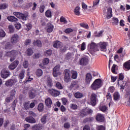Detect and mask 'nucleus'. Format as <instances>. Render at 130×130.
Returning a JSON list of instances; mask_svg holds the SVG:
<instances>
[{
    "mask_svg": "<svg viewBox=\"0 0 130 130\" xmlns=\"http://www.w3.org/2000/svg\"><path fill=\"white\" fill-rule=\"evenodd\" d=\"M114 90H115V89L114 88V87L111 86L108 89V92H110L111 93H113L114 92Z\"/></svg>",
    "mask_w": 130,
    "mask_h": 130,
    "instance_id": "680f3d73",
    "label": "nucleus"
},
{
    "mask_svg": "<svg viewBox=\"0 0 130 130\" xmlns=\"http://www.w3.org/2000/svg\"><path fill=\"white\" fill-rule=\"evenodd\" d=\"M6 32L3 30H0V37H5Z\"/></svg>",
    "mask_w": 130,
    "mask_h": 130,
    "instance_id": "052dcab7",
    "label": "nucleus"
},
{
    "mask_svg": "<svg viewBox=\"0 0 130 130\" xmlns=\"http://www.w3.org/2000/svg\"><path fill=\"white\" fill-rule=\"evenodd\" d=\"M13 48V45L12 43L8 42L5 45L6 49H10V48Z\"/></svg>",
    "mask_w": 130,
    "mask_h": 130,
    "instance_id": "e433bc0d",
    "label": "nucleus"
},
{
    "mask_svg": "<svg viewBox=\"0 0 130 130\" xmlns=\"http://www.w3.org/2000/svg\"><path fill=\"white\" fill-rule=\"evenodd\" d=\"M26 53L28 55V56H30L32 55V54H33V50L31 48H28L27 49Z\"/></svg>",
    "mask_w": 130,
    "mask_h": 130,
    "instance_id": "f704fd0d",
    "label": "nucleus"
},
{
    "mask_svg": "<svg viewBox=\"0 0 130 130\" xmlns=\"http://www.w3.org/2000/svg\"><path fill=\"white\" fill-rule=\"evenodd\" d=\"M61 75V72H60V65H56L53 69V76L54 78L58 77Z\"/></svg>",
    "mask_w": 130,
    "mask_h": 130,
    "instance_id": "7ed1b4c3",
    "label": "nucleus"
},
{
    "mask_svg": "<svg viewBox=\"0 0 130 130\" xmlns=\"http://www.w3.org/2000/svg\"><path fill=\"white\" fill-rule=\"evenodd\" d=\"M74 31V29L71 28H68L65 29L64 32L67 34H69V33H71V32H73Z\"/></svg>",
    "mask_w": 130,
    "mask_h": 130,
    "instance_id": "864d4df0",
    "label": "nucleus"
},
{
    "mask_svg": "<svg viewBox=\"0 0 130 130\" xmlns=\"http://www.w3.org/2000/svg\"><path fill=\"white\" fill-rule=\"evenodd\" d=\"M117 70V65L114 64L112 67V72L113 74H115V71Z\"/></svg>",
    "mask_w": 130,
    "mask_h": 130,
    "instance_id": "49530a36",
    "label": "nucleus"
},
{
    "mask_svg": "<svg viewBox=\"0 0 130 130\" xmlns=\"http://www.w3.org/2000/svg\"><path fill=\"white\" fill-rule=\"evenodd\" d=\"M53 46L55 48H60L61 46V43L58 41H55L53 44Z\"/></svg>",
    "mask_w": 130,
    "mask_h": 130,
    "instance_id": "4be33fe9",
    "label": "nucleus"
},
{
    "mask_svg": "<svg viewBox=\"0 0 130 130\" xmlns=\"http://www.w3.org/2000/svg\"><path fill=\"white\" fill-rule=\"evenodd\" d=\"M93 113V110L91 109H89L88 108L84 109L82 110L80 112V116H82V117H84L85 115H87V114H91V113Z\"/></svg>",
    "mask_w": 130,
    "mask_h": 130,
    "instance_id": "1a4fd4ad",
    "label": "nucleus"
},
{
    "mask_svg": "<svg viewBox=\"0 0 130 130\" xmlns=\"http://www.w3.org/2000/svg\"><path fill=\"white\" fill-rule=\"evenodd\" d=\"M79 87V85L78 84V82L77 81H74L71 83L70 86V88L72 89H77V88Z\"/></svg>",
    "mask_w": 130,
    "mask_h": 130,
    "instance_id": "b1692460",
    "label": "nucleus"
},
{
    "mask_svg": "<svg viewBox=\"0 0 130 130\" xmlns=\"http://www.w3.org/2000/svg\"><path fill=\"white\" fill-rule=\"evenodd\" d=\"M101 87H102V81L100 79H96L90 86L91 90H98Z\"/></svg>",
    "mask_w": 130,
    "mask_h": 130,
    "instance_id": "f03ea898",
    "label": "nucleus"
},
{
    "mask_svg": "<svg viewBox=\"0 0 130 130\" xmlns=\"http://www.w3.org/2000/svg\"><path fill=\"white\" fill-rule=\"evenodd\" d=\"M45 9V6L43 5L40 6V9H39L40 13H43L44 12Z\"/></svg>",
    "mask_w": 130,
    "mask_h": 130,
    "instance_id": "603ef678",
    "label": "nucleus"
},
{
    "mask_svg": "<svg viewBox=\"0 0 130 130\" xmlns=\"http://www.w3.org/2000/svg\"><path fill=\"white\" fill-rule=\"evenodd\" d=\"M23 66L24 69H27L28 67H29V63L28 62V61L27 60L24 61L23 63Z\"/></svg>",
    "mask_w": 130,
    "mask_h": 130,
    "instance_id": "09e8293b",
    "label": "nucleus"
},
{
    "mask_svg": "<svg viewBox=\"0 0 130 130\" xmlns=\"http://www.w3.org/2000/svg\"><path fill=\"white\" fill-rule=\"evenodd\" d=\"M25 77V70H22L19 74V78L20 80H23V78Z\"/></svg>",
    "mask_w": 130,
    "mask_h": 130,
    "instance_id": "4c0bfd02",
    "label": "nucleus"
},
{
    "mask_svg": "<svg viewBox=\"0 0 130 130\" xmlns=\"http://www.w3.org/2000/svg\"><path fill=\"white\" fill-rule=\"evenodd\" d=\"M7 19L8 21H10V22H17L18 21V19L13 16H8L7 17Z\"/></svg>",
    "mask_w": 130,
    "mask_h": 130,
    "instance_id": "5701e85b",
    "label": "nucleus"
},
{
    "mask_svg": "<svg viewBox=\"0 0 130 130\" xmlns=\"http://www.w3.org/2000/svg\"><path fill=\"white\" fill-rule=\"evenodd\" d=\"M19 41V37L17 35H13L11 39V42L12 44H16Z\"/></svg>",
    "mask_w": 130,
    "mask_h": 130,
    "instance_id": "2eb2a0df",
    "label": "nucleus"
},
{
    "mask_svg": "<svg viewBox=\"0 0 130 130\" xmlns=\"http://www.w3.org/2000/svg\"><path fill=\"white\" fill-rule=\"evenodd\" d=\"M74 96L75 98H77V99H80V98H82L84 94L81 92H76L74 94Z\"/></svg>",
    "mask_w": 130,
    "mask_h": 130,
    "instance_id": "c756f323",
    "label": "nucleus"
},
{
    "mask_svg": "<svg viewBox=\"0 0 130 130\" xmlns=\"http://www.w3.org/2000/svg\"><path fill=\"white\" fill-rule=\"evenodd\" d=\"M98 47H99L102 51H103L104 49H106V46H107V43L105 42H100L99 44H98Z\"/></svg>",
    "mask_w": 130,
    "mask_h": 130,
    "instance_id": "a211bd4d",
    "label": "nucleus"
},
{
    "mask_svg": "<svg viewBox=\"0 0 130 130\" xmlns=\"http://www.w3.org/2000/svg\"><path fill=\"white\" fill-rule=\"evenodd\" d=\"M118 19L116 17H114L113 18V25H118Z\"/></svg>",
    "mask_w": 130,
    "mask_h": 130,
    "instance_id": "a18cd8bd",
    "label": "nucleus"
},
{
    "mask_svg": "<svg viewBox=\"0 0 130 130\" xmlns=\"http://www.w3.org/2000/svg\"><path fill=\"white\" fill-rule=\"evenodd\" d=\"M45 15L47 18H51V17H52V13H51V11L49 10H47L45 13Z\"/></svg>",
    "mask_w": 130,
    "mask_h": 130,
    "instance_id": "473e14b6",
    "label": "nucleus"
},
{
    "mask_svg": "<svg viewBox=\"0 0 130 130\" xmlns=\"http://www.w3.org/2000/svg\"><path fill=\"white\" fill-rule=\"evenodd\" d=\"M61 100L63 105H67V103H68V100L66 98H63Z\"/></svg>",
    "mask_w": 130,
    "mask_h": 130,
    "instance_id": "6e6d98bb",
    "label": "nucleus"
},
{
    "mask_svg": "<svg viewBox=\"0 0 130 130\" xmlns=\"http://www.w3.org/2000/svg\"><path fill=\"white\" fill-rule=\"evenodd\" d=\"M49 63V59L48 58H45L43 60V64L44 66H47V64H48Z\"/></svg>",
    "mask_w": 130,
    "mask_h": 130,
    "instance_id": "58836bf2",
    "label": "nucleus"
},
{
    "mask_svg": "<svg viewBox=\"0 0 130 130\" xmlns=\"http://www.w3.org/2000/svg\"><path fill=\"white\" fill-rule=\"evenodd\" d=\"M88 47L89 51H93L94 52L99 51V49H98V44H96L94 42H91L88 45Z\"/></svg>",
    "mask_w": 130,
    "mask_h": 130,
    "instance_id": "39448f33",
    "label": "nucleus"
},
{
    "mask_svg": "<svg viewBox=\"0 0 130 130\" xmlns=\"http://www.w3.org/2000/svg\"><path fill=\"white\" fill-rule=\"evenodd\" d=\"M21 55L22 54L20 52H18L16 50H12L10 52H7L6 53V55L8 56V57H10V61L12 62L15 60L18 57V55Z\"/></svg>",
    "mask_w": 130,
    "mask_h": 130,
    "instance_id": "f257e3e1",
    "label": "nucleus"
},
{
    "mask_svg": "<svg viewBox=\"0 0 130 130\" xmlns=\"http://www.w3.org/2000/svg\"><path fill=\"white\" fill-rule=\"evenodd\" d=\"M24 44L26 46L31 44V40L30 39H26L24 42Z\"/></svg>",
    "mask_w": 130,
    "mask_h": 130,
    "instance_id": "8fccbe9b",
    "label": "nucleus"
},
{
    "mask_svg": "<svg viewBox=\"0 0 130 130\" xmlns=\"http://www.w3.org/2000/svg\"><path fill=\"white\" fill-rule=\"evenodd\" d=\"M83 130H91V128L89 125H86L84 126Z\"/></svg>",
    "mask_w": 130,
    "mask_h": 130,
    "instance_id": "774afa93",
    "label": "nucleus"
},
{
    "mask_svg": "<svg viewBox=\"0 0 130 130\" xmlns=\"http://www.w3.org/2000/svg\"><path fill=\"white\" fill-rule=\"evenodd\" d=\"M80 26L83 27V28H85V29H88L89 26L86 23H80Z\"/></svg>",
    "mask_w": 130,
    "mask_h": 130,
    "instance_id": "5fc2aeb1",
    "label": "nucleus"
},
{
    "mask_svg": "<svg viewBox=\"0 0 130 130\" xmlns=\"http://www.w3.org/2000/svg\"><path fill=\"white\" fill-rule=\"evenodd\" d=\"M15 27L17 30H19V29H21L22 25L20 23H17L15 24Z\"/></svg>",
    "mask_w": 130,
    "mask_h": 130,
    "instance_id": "4d7b16f0",
    "label": "nucleus"
},
{
    "mask_svg": "<svg viewBox=\"0 0 130 130\" xmlns=\"http://www.w3.org/2000/svg\"><path fill=\"white\" fill-rule=\"evenodd\" d=\"M54 28V26L53 25L48 23L46 27V29L47 30V31H48V33H51L52 31H53V29Z\"/></svg>",
    "mask_w": 130,
    "mask_h": 130,
    "instance_id": "dca6fc26",
    "label": "nucleus"
},
{
    "mask_svg": "<svg viewBox=\"0 0 130 130\" xmlns=\"http://www.w3.org/2000/svg\"><path fill=\"white\" fill-rule=\"evenodd\" d=\"M44 108V106L43 105V103H40L38 107V109L39 111H42L43 109Z\"/></svg>",
    "mask_w": 130,
    "mask_h": 130,
    "instance_id": "a19ab883",
    "label": "nucleus"
},
{
    "mask_svg": "<svg viewBox=\"0 0 130 130\" xmlns=\"http://www.w3.org/2000/svg\"><path fill=\"white\" fill-rule=\"evenodd\" d=\"M72 73V79H74V80H76L77 78H78V72L76 71L72 70L71 71Z\"/></svg>",
    "mask_w": 130,
    "mask_h": 130,
    "instance_id": "bb28decb",
    "label": "nucleus"
},
{
    "mask_svg": "<svg viewBox=\"0 0 130 130\" xmlns=\"http://www.w3.org/2000/svg\"><path fill=\"white\" fill-rule=\"evenodd\" d=\"M29 97L30 98H31V99H32L33 98H35V96H36V94L35 93L33 92H31L29 93Z\"/></svg>",
    "mask_w": 130,
    "mask_h": 130,
    "instance_id": "0e129e2a",
    "label": "nucleus"
},
{
    "mask_svg": "<svg viewBox=\"0 0 130 130\" xmlns=\"http://www.w3.org/2000/svg\"><path fill=\"white\" fill-rule=\"evenodd\" d=\"M123 68L124 71H129L130 70V60L123 63Z\"/></svg>",
    "mask_w": 130,
    "mask_h": 130,
    "instance_id": "6ab92c4d",
    "label": "nucleus"
},
{
    "mask_svg": "<svg viewBox=\"0 0 130 130\" xmlns=\"http://www.w3.org/2000/svg\"><path fill=\"white\" fill-rule=\"evenodd\" d=\"M37 77H41L43 75V71L41 69H38L36 73Z\"/></svg>",
    "mask_w": 130,
    "mask_h": 130,
    "instance_id": "72a5a7b5",
    "label": "nucleus"
},
{
    "mask_svg": "<svg viewBox=\"0 0 130 130\" xmlns=\"http://www.w3.org/2000/svg\"><path fill=\"white\" fill-rule=\"evenodd\" d=\"M60 20L61 23H64V24H67V23H68L67 19H66V18L63 17H61L60 19Z\"/></svg>",
    "mask_w": 130,
    "mask_h": 130,
    "instance_id": "13d9d810",
    "label": "nucleus"
},
{
    "mask_svg": "<svg viewBox=\"0 0 130 130\" xmlns=\"http://www.w3.org/2000/svg\"><path fill=\"white\" fill-rule=\"evenodd\" d=\"M96 130H105V126L102 125H97Z\"/></svg>",
    "mask_w": 130,
    "mask_h": 130,
    "instance_id": "de8ad7c7",
    "label": "nucleus"
},
{
    "mask_svg": "<svg viewBox=\"0 0 130 130\" xmlns=\"http://www.w3.org/2000/svg\"><path fill=\"white\" fill-rule=\"evenodd\" d=\"M106 96L108 101H112V98H111V94H110V93H108Z\"/></svg>",
    "mask_w": 130,
    "mask_h": 130,
    "instance_id": "338daca9",
    "label": "nucleus"
},
{
    "mask_svg": "<svg viewBox=\"0 0 130 130\" xmlns=\"http://www.w3.org/2000/svg\"><path fill=\"white\" fill-rule=\"evenodd\" d=\"M45 103L46 105L48 106V107H50L51 106V105L52 104V101H51V99L50 98H47L45 100Z\"/></svg>",
    "mask_w": 130,
    "mask_h": 130,
    "instance_id": "393cba45",
    "label": "nucleus"
},
{
    "mask_svg": "<svg viewBox=\"0 0 130 130\" xmlns=\"http://www.w3.org/2000/svg\"><path fill=\"white\" fill-rule=\"evenodd\" d=\"M52 53V52L51 50H48L44 52V54L46 56H49Z\"/></svg>",
    "mask_w": 130,
    "mask_h": 130,
    "instance_id": "37998d69",
    "label": "nucleus"
},
{
    "mask_svg": "<svg viewBox=\"0 0 130 130\" xmlns=\"http://www.w3.org/2000/svg\"><path fill=\"white\" fill-rule=\"evenodd\" d=\"M41 121L44 124L46 122V116L44 115L42 117Z\"/></svg>",
    "mask_w": 130,
    "mask_h": 130,
    "instance_id": "69168bd1",
    "label": "nucleus"
},
{
    "mask_svg": "<svg viewBox=\"0 0 130 130\" xmlns=\"http://www.w3.org/2000/svg\"><path fill=\"white\" fill-rule=\"evenodd\" d=\"M114 100H115L116 101H118L119 99H120V95L119 94V93L118 92H115L114 93Z\"/></svg>",
    "mask_w": 130,
    "mask_h": 130,
    "instance_id": "cd10ccee",
    "label": "nucleus"
},
{
    "mask_svg": "<svg viewBox=\"0 0 130 130\" xmlns=\"http://www.w3.org/2000/svg\"><path fill=\"white\" fill-rule=\"evenodd\" d=\"M92 75L90 73H88L86 75L85 83L86 84H90L92 81Z\"/></svg>",
    "mask_w": 130,
    "mask_h": 130,
    "instance_id": "f3484780",
    "label": "nucleus"
},
{
    "mask_svg": "<svg viewBox=\"0 0 130 130\" xmlns=\"http://www.w3.org/2000/svg\"><path fill=\"white\" fill-rule=\"evenodd\" d=\"M86 49V43L83 42L82 43L81 46V50L82 51L85 50Z\"/></svg>",
    "mask_w": 130,
    "mask_h": 130,
    "instance_id": "3c124183",
    "label": "nucleus"
},
{
    "mask_svg": "<svg viewBox=\"0 0 130 130\" xmlns=\"http://www.w3.org/2000/svg\"><path fill=\"white\" fill-rule=\"evenodd\" d=\"M34 45L38 46V47H41L42 46V43L41 42V41L38 40L34 42Z\"/></svg>",
    "mask_w": 130,
    "mask_h": 130,
    "instance_id": "2f4dec72",
    "label": "nucleus"
},
{
    "mask_svg": "<svg viewBox=\"0 0 130 130\" xmlns=\"http://www.w3.org/2000/svg\"><path fill=\"white\" fill-rule=\"evenodd\" d=\"M9 7V5L6 3L0 4V10H6Z\"/></svg>",
    "mask_w": 130,
    "mask_h": 130,
    "instance_id": "c85d7f7f",
    "label": "nucleus"
},
{
    "mask_svg": "<svg viewBox=\"0 0 130 130\" xmlns=\"http://www.w3.org/2000/svg\"><path fill=\"white\" fill-rule=\"evenodd\" d=\"M10 75H11V73L7 69H3L1 71V77L3 79H7Z\"/></svg>",
    "mask_w": 130,
    "mask_h": 130,
    "instance_id": "6e6552de",
    "label": "nucleus"
},
{
    "mask_svg": "<svg viewBox=\"0 0 130 130\" xmlns=\"http://www.w3.org/2000/svg\"><path fill=\"white\" fill-rule=\"evenodd\" d=\"M16 83H17V79H10L6 81L5 85L7 86V87H12V86H14Z\"/></svg>",
    "mask_w": 130,
    "mask_h": 130,
    "instance_id": "9d476101",
    "label": "nucleus"
},
{
    "mask_svg": "<svg viewBox=\"0 0 130 130\" xmlns=\"http://www.w3.org/2000/svg\"><path fill=\"white\" fill-rule=\"evenodd\" d=\"M80 8L79 6H77L75 8V9L74 10V12L75 13V15L77 16H80V14L81 13L80 12Z\"/></svg>",
    "mask_w": 130,
    "mask_h": 130,
    "instance_id": "7c9ffc66",
    "label": "nucleus"
},
{
    "mask_svg": "<svg viewBox=\"0 0 130 130\" xmlns=\"http://www.w3.org/2000/svg\"><path fill=\"white\" fill-rule=\"evenodd\" d=\"M64 127L65 128H70L71 127V124L69 122H66L64 124Z\"/></svg>",
    "mask_w": 130,
    "mask_h": 130,
    "instance_id": "e2e57ef3",
    "label": "nucleus"
},
{
    "mask_svg": "<svg viewBox=\"0 0 130 130\" xmlns=\"http://www.w3.org/2000/svg\"><path fill=\"white\" fill-rule=\"evenodd\" d=\"M70 107L71 109H73V110H76L77 108H78V106L77 105H75L74 104H71L70 105Z\"/></svg>",
    "mask_w": 130,
    "mask_h": 130,
    "instance_id": "79ce46f5",
    "label": "nucleus"
},
{
    "mask_svg": "<svg viewBox=\"0 0 130 130\" xmlns=\"http://www.w3.org/2000/svg\"><path fill=\"white\" fill-rule=\"evenodd\" d=\"M97 102H98V95L96 93H91L90 96V104L92 106H95L97 104Z\"/></svg>",
    "mask_w": 130,
    "mask_h": 130,
    "instance_id": "20e7f679",
    "label": "nucleus"
},
{
    "mask_svg": "<svg viewBox=\"0 0 130 130\" xmlns=\"http://www.w3.org/2000/svg\"><path fill=\"white\" fill-rule=\"evenodd\" d=\"M25 121L29 122V123H36V120L32 117H27L25 119Z\"/></svg>",
    "mask_w": 130,
    "mask_h": 130,
    "instance_id": "aec40b11",
    "label": "nucleus"
},
{
    "mask_svg": "<svg viewBox=\"0 0 130 130\" xmlns=\"http://www.w3.org/2000/svg\"><path fill=\"white\" fill-rule=\"evenodd\" d=\"M55 86L57 89H59V90H62V89H63V87L62 86V85L60 82H57L56 83Z\"/></svg>",
    "mask_w": 130,
    "mask_h": 130,
    "instance_id": "c9c22d12",
    "label": "nucleus"
},
{
    "mask_svg": "<svg viewBox=\"0 0 130 130\" xmlns=\"http://www.w3.org/2000/svg\"><path fill=\"white\" fill-rule=\"evenodd\" d=\"M96 119L98 121L102 122L103 121H104V116L101 114H98L96 115Z\"/></svg>",
    "mask_w": 130,
    "mask_h": 130,
    "instance_id": "412c9836",
    "label": "nucleus"
},
{
    "mask_svg": "<svg viewBox=\"0 0 130 130\" xmlns=\"http://www.w3.org/2000/svg\"><path fill=\"white\" fill-rule=\"evenodd\" d=\"M100 110H101V111H103V112H104L106 111V110H107V107H106V106H103L100 107Z\"/></svg>",
    "mask_w": 130,
    "mask_h": 130,
    "instance_id": "bf43d9fd",
    "label": "nucleus"
},
{
    "mask_svg": "<svg viewBox=\"0 0 130 130\" xmlns=\"http://www.w3.org/2000/svg\"><path fill=\"white\" fill-rule=\"evenodd\" d=\"M89 63V59H88V57H84L80 60V64L81 66H86Z\"/></svg>",
    "mask_w": 130,
    "mask_h": 130,
    "instance_id": "4468645a",
    "label": "nucleus"
},
{
    "mask_svg": "<svg viewBox=\"0 0 130 130\" xmlns=\"http://www.w3.org/2000/svg\"><path fill=\"white\" fill-rule=\"evenodd\" d=\"M19 60H15L12 63H11L9 66H8V69L9 70H15L17 67H18V64H19Z\"/></svg>",
    "mask_w": 130,
    "mask_h": 130,
    "instance_id": "f8f14e48",
    "label": "nucleus"
},
{
    "mask_svg": "<svg viewBox=\"0 0 130 130\" xmlns=\"http://www.w3.org/2000/svg\"><path fill=\"white\" fill-rule=\"evenodd\" d=\"M48 92L52 96H54V97H57V96H58L60 94L59 91L53 89H49Z\"/></svg>",
    "mask_w": 130,
    "mask_h": 130,
    "instance_id": "ddd939ff",
    "label": "nucleus"
},
{
    "mask_svg": "<svg viewBox=\"0 0 130 130\" xmlns=\"http://www.w3.org/2000/svg\"><path fill=\"white\" fill-rule=\"evenodd\" d=\"M64 81L66 83L70 82L71 80V71L69 69L64 71Z\"/></svg>",
    "mask_w": 130,
    "mask_h": 130,
    "instance_id": "0eeeda50",
    "label": "nucleus"
},
{
    "mask_svg": "<svg viewBox=\"0 0 130 130\" xmlns=\"http://www.w3.org/2000/svg\"><path fill=\"white\" fill-rule=\"evenodd\" d=\"M13 15L18 18L19 19H21L23 21H26L27 19V15L22 14L20 12H13Z\"/></svg>",
    "mask_w": 130,
    "mask_h": 130,
    "instance_id": "423d86ee",
    "label": "nucleus"
},
{
    "mask_svg": "<svg viewBox=\"0 0 130 130\" xmlns=\"http://www.w3.org/2000/svg\"><path fill=\"white\" fill-rule=\"evenodd\" d=\"M26 75L28 79L27 80H26V82H31L32 80H33V78H31V77H30V72H27Z\"/></svg>",
    "mask_w": 130,
    "mask_h": 130,
    "instance_id": "c03bdc74",
    "label": "nucleus"
},
{
    "mask_svg": "<svg viewBox=\"0 0 130 130\" xmlns=\"http://www.w3.org/2000/svg\"><path fill=\"white\" fill-rule=\"evenodd\" d=\"M32 128L33 130L42 129V125L41 124H39L38 125H34L32 126Z\"/></svg>",
    "mask_w": 130,
    "mask_h": 130,
    "instance_id": "a878e982",
    "label": "nucleus"
},
{
    "mask_svg": "<svg viewBox=\"0 0 130 130\" xmlns=\"http://www.w3.org/2000/svg\"><path fill=\"white\" fill-rule=\"evenodd\" d=\"M47 86H48V87H52V80H51V79L49 78L47 81Z\"/></svg>",
    "mask_w": 130,
    "mask_h": 130,
    "instance_id": "ea45409f",
    "label": "nucleus"
},
{
    "mask_svg": "<svg viewBox=\"0 0 130 130\" xmlns=\"http://www.w3.org/2000/svg\"><path fill=\"white\" fill-rule=\"evenodd\" d=\"M104 15L107 19H110L112 17V8H109L107 12L104 13Z\"/></svg>",
    "mask_w": 130,
    "mask_h": 130,
    "instance_id": "9b49d317",
    "label": "nucleus"
}]
</instances>
